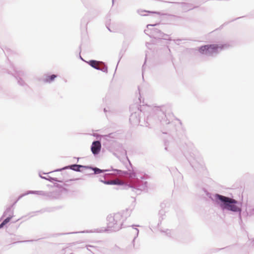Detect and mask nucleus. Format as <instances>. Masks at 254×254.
<instances>
[{"label":"nucleus","mask_w":254,"mask_h":254,"mask_svg":"<svg viewBox=\"0 0 254 254\" xmlns=\"http://www.w3.org/2000/svg\"><path fill=\"white\" fill-rule=\"evenodd\" d=\"M216 197L223 203L221 206L223 209L235 212L240 211V208L236 205L237 201L236 200L220 194H217Z\"/></svg>","instance_id":"nucleus-1"},{"label":"nucleus","mask_w":254,"mask_h":254,"mask_svg":"<svg viewBox=\"0 0 254 254\" xmlns=\"http://www.w3.org/2000/svg\"><path fill=\"white\" fill-rule=\"evenodd\" d=\"M122 216L120 214H115L114 215H110L107 217V225L109 230L115 228L116 226L120 222Z\"/></svg>","instance_id":"nucleus-2"},{"label":"nucleus","mask_w":254,"mask_h":254,"mask_svg":"<svg viewBox=\"0 0 254 254\" xmlns=\"http://www.w3.org/2000/svg\"><path fill=\"white\" fill-rule=\"evenodd\" d=\"M226 47L225 45L222 44H211L207 45L208 55L216 53L219 51H221Z\"/></svg>","instance_id":"nucleus-3"},{"label":"nucleus","mask_w":254,"mask_h":254,"mask_svg":"<svg viewBox=\"0 0 254 254\" xmlns=\"http://www.w3.org/2000/svg\"><path fill=\"white\" fill-rule=\"evenodd\" d=\"M101 143L99 141H94L91 146V151L94 154L99 152L101 149Z\"/></svg>","instance_id":"nucleus-4"},{"label":"nucleus","mask_w":254,"mask_h":254,"mask_svg":"<svg viewBox=\"0 0 254 254\" xmlns=\"http://www.w3.org/2000/svg\"><path fill=\"white\" fill-rule=\"evenodd\" d=\"M88 63L92 67H93L97 69H100V68L99 67V64L101 63L100 62L94 61V60H91L89 62H88Z\"/></svg>","instance_id":"nucleus-5"},{"label":"nucleus","mask_w":254,"mask_h":254,"mask_svg":"<svg viewBox=\"0 0 254 254\" xmlns=\"http://www.w3.org/2000/svg\"><path fill=\"white\" fill-rule=\"evenodd\" d=\"M198 51L201 54L208 55L207 45L200 47L198 49Z\"/></svg>","instance_id":"nucleus-6"},{"label":"nucleus","mask_w":254,"mask_h":254,"mask_svg":"<svg viewBox=\"0 0 254 254\" xmlns=\"http://www.w3.org/2000/svg\"><path fill=\"white\" fill-rule=\"evenodd\" d=\"M57 76L55 74L47 76L44 79L45 82H51L55 79Z\"/></svg>","instance_id":"nucleus-7"},{"label":"nucleus","mask_w":254,"mask_h":254,"mask_svg":"<svg viewBox=\"0 0 254 254\" xmlns=\"http://www.w3.org/2000/svg\"><path fill=\"white\" fill-rule=\"evenodd\" d=\"M106 184L109 185H120L121 184V181L119 180H112L110 182H107L106 183Z\"/></svg>","instance_id":"nucleus-8"},{"label":"nucleus","mask_w":254,"mask_h":254,"mask_svg":"<svg viewBox=\"0 0 254 254\" xmlns=\"http://www.w3.org/2000/svg\"><path fill=\"white\" fill-rule=\"evenodd\" d=\"M11 219V217H8L6 218L0 224V228H1L3 227L4 225H6L7 223H8L10 219Z\"/></svg>","instance_id":"nucleus-9"},{"label":"nucleus","mask_w":254,"mask_h":254,"mask_svg":"<svg viewBox=\"0 0 254 254\" xmlns=\"http://www.w3.org/2000/svg\"><path fill=\"white\" fill-rule=\"evenodd\" d=\"M81 167H83V166L79 165H73L70 166V169L74 171H79V168Z\"/></svg>","instance_id":"nucleus-10"},{"label":"nucleus","mask_w":254,"mask_h":254,"mask_svg":"<svg viewBox=\"0 0 254 254\" xmlns=\"http://www.w3.org/2000/svg\"><path fill=\"white\" fill-rule=\"evenodd\" d=\"M93 170L94 171L95 174H100L101 173L103 172L104 171L100 169H98L97 168H93Z\"/></svg>","instance_id":"nucleus-11"}]
</instances>
